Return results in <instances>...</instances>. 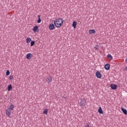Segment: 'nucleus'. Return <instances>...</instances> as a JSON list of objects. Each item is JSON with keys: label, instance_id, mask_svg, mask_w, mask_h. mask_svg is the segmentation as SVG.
Segmentation results:
<instances>
[{"label": "nucleus", "instance_id": "f257e3e1", "mask_svg": "<svg viewBox=\"0 0 127 127\" xmlns=\"http://www.w3.org/2000/svg\"><path fill=\"white\" fill-rule=\"evenodd\" d=\"M63 19L61 18L56 19L54 21V23L56 27L60 28L61 26H62L63 25Z\"/></svg>", "mask_w": 127, "mask_h": 127}, {"label": "nucleus", "instance_id": "f03ea898", "mask_svg": "<svg viewBox=\"0 0 127 127\" xmlns=\"http://www.w3.org/2000/svg\"><path fill=\"white\" fill-rule=\"evenodd\" d=\"M5 113L7 117H10V115H11V110L9 108H8L7 110H5Z\"/></svg>", "mask_w": 127, "mask_h": 127}, {"label": "nucleus", "instance_id": "7ed1b4c3", "mask_svg": "<svg viewBox=\"0 0 127 127\" xmlns=\"http://www.w3.org/2000/svg\"><path fill=\"white\" fill-rule=\"evenodd\" d=\"M55 28V25H54V24L51 23L49 24V29H50V30H53Z\"/></svg>", "mask_w": 127, "mask_h": 127}, {"label": "nucleus", "instance_id": "20e7f679", "mask_svg": "<svg viewBox=\"0 0 127 127\" xmlns=\"http://www.w3.org/2000/svg\"><path fill=\"white\" fill-rule=\"evenodd\" d=\"M95 75L98 79H101V78H102V74L99 71H96Z\"/></svg>", "mask_w": 127, "mask_h": 127}, {"label": "nucleus", "instance_id": "39448f33", "mask_svg": "<svg viewBox=\"0 0 127 127\" xmlns=\"http://www.w3.org/2000/svg\"><path fill=\"white\" fill-rule=\"evenodd\" d=\"M110 87L112 90H116L118 88V85L115 84H111Z\"/></svg>", "mask_w": 127, "mask_h": 127}, {"label": "nucleus", "instance_id": "423d86ee", "mask_svg": "<svg viewBox=\"0 0 127 127\" xmlns=\"http://www.w3.org/2000/svg\"><path fill=\"white\" fill-rule=\"evenodd\" d=\"M26 59H28V60H29L31 58H32V54L31 53H28L26 55Z\"/></svg>", "mask_w": 127, "mask_h": 127}, {"label": "nucleus", "instance_id": "0eeeda50", "mask_svg": "<svg viewBox=\"0 0 127 127\" xmlns=\"http://www.w3.org/2000/svg\"><path fill=\"white\" fill-rule=\"evenodd\" d=\"M85 100H81L80 103V107H81V108H84V106H85Z\"/></svg>", "mask_w": 127, "mask_h": 127}, {"label": "nucleus", "instance_id": "6e6552de", "mask_svg": "<svg viewBox=\"0 0 127 127\" xmlns=\"http://www.w3.org/2000/svg\"><path fill=\"white\" fill-rule=\"evenodd\" d=\"M46 82L49 84L52 82V77L50 76L46 78Z\"/></svg>", "mask_w": 127, "mask_h": 127}, {"label": "nucleus", "instance_id": "1a4fd4ad", "mask_svg": "<svg viewBox=\"0 0 127 127\" xmlns=\"http://www.w3.org/2000/svg\"><path fill=\"white\" fill-rule=\"evenodd\" d=\"M89 34H95L96 33V31L95 29H92V30H89L88 31Z\"/></svg>", "mask_w": 127, "mask_h": 127}, {"label": "nucleus", "instance_id": "9d476101", "mask_svg": "<svg viewBox=\"0 0 127 127\" xmlns=\"http://www.w3.org/2000/svg\"><path fill=\"white\" fill-rule=\"evenodd\" d=\"M110 64H105L104 68H105V70H110Z\"/></svg>", "mask_w": 127, "mask_h": 127}, {"label": "nucleus", "instance_id": "9b49d317", "mask_svg": "<svg viewBox=\"0 0 127 127\" xmlns=\"http://www.w3.org/2000/svg\"><path fill=\"white\" fill-rule=\"evenodd\" d=\"M121 110L122 111V112L124 113V114H125V115H127V109L122 107L121 108Z\"/></svg>", "mask_w": 127, "mask_h": 127}, {"label": "nucleus", "instance_id": "f8f14e48", "mask_svg": "<svg viewBox=\"0 0 127 127\" xmlns=\"http://www.w3.org/2000/svg\"><path fill=\"white\" fill-rule=\"evenodd\" d=\"M38 29V26H36L33 28V31L35 33L37 31V30Z\"/></svg>", "mask_w": 127, "mask_h": 127}, {"label": "nucleus", "instance_id": "ddd939ff", "mask_svg": "<svg viewBox=\"0 0 127 127\" xmlns=\"http://www.w3.org/2000/svg\"><path fill=\"white\" fill-rule=\"evenodd\" d=\"M77 25V22L76 21H73L72 23V27H73V28H76V26Z\"/></svg>", "mask_w": 127, "mask_h": 127}, {"label": "nucleus", "instance_id": "4468645a", "mask_svg": "<svg viewBox=\"0 0 127 127\" xmlns=\"http://www.w3.org/2000/svg\"><path fill=\"white\" fill-rule=\"evenodd\" d=\"M7 90L8 91H11V90H12V86H11V84H9L8 86Z\"/></svg>", "mask_w": 127, "mask_h": 127}, {"label": "nucleus", "instance_id": "2eb2a0df", "mask_svg": "<svg viewBox=\"0 0 127 127\" xmlns=\"http://www.w3.org/2000/svg\"><path fill=\"white\" fill-rule=\"evenodd\" d=\"M98 113L99 114H104V112H103V110L102 109V107L99 108Z\"/></svg>", "mask_w": 127, "mask_h": 127}, {"label": "nucleus", "instance_id": "dca6fc26", "mask_svg": "<svg viewBox=\"0 0 127 127\" xmlns=\"http://www.w3.org/2000/svg\"><path fill=\"white\" fill-rule=\"evenodd\" d=\"M26 42L27 43H30V42H31V38L29 37L27 38Z\"/></svg>", "mask_w": 127, "mask_h": 127}, {"label": "nucleus", "instance_id": "f3484780", "mask_svg": "<svg viewBox=\"0 0 127 127\" xmlns=\"http://www.w3.org/2000/svg\"><path fill=\"white\" fill-rule=\"evenodd\" d=\"M38 19L37 20V23H40L41 22V18H40V15H38Z\"/></svg>", "mask_w": 127, "mask_h": 127}, {"label": "nucleus", "instance_id": "a211bd4d", "mask_svg": "<svg viewBox=\"0 0 127 127\" xmlns=\"http://www.w3.org/2000/svg\"><path fill=\"white\" fill-rule=\"evenodd\" d=\"M10 110V111L13 110V109H14V105H10V108H9Z\"/></svg>", "mask_w": 127, "mask_h": 127}, {"label": "nucleus", "instance_id": "6ab92c4d", "mask_svg": "<svg viewBox=\"0 0 127 127\" xmlns=\"http://www.w3.org/2000/svg\"><path fill=\"white\" fill-rule=\"evenodd\" d=\"M107 57L108 59H110V60H113V57L111 55H108Z\"/></svg>", "mask_w": 127, "mask_h": 127}, {"label": "nucleus", "instance_id": "aec40b11", "mask_svg": "<svg viewBox=\"0 0 127 127\" xmlns=\"http://www.w3.org/2000/svg\"><path fill=\"white\" fill-rule=\"evenodd\" d=\"M43 114L47 115V114H48V110L47 109H45L43 111Z\"/></svg>", "mask_w": 127, "mask_h": 127}, {"label": "nucleus", "instance_id": "412c9836", "mask_svg": "<svg viewBox=\"0 0 127 127\" xmlns=\"http://www.w3.org/2000/svg\"><path fill=\"white\" fill-rule=\"evenodd\" d=\"M30 43H31V46H33V45L35 44V42H34V41H32Z\"/></svg>", "mask_w": 127, "mask_h": 127}, {"label": "nucleus", "instance_id": "4be33fe9", "mask_svg": "<svg viewBox=\"0 0 127 127\" xmlns=\"http://www.w3.org/2000/svg\"><path fill=\"white\" fill-rule=\"evenodd\" d=\"M9 74H10V72H9V70H7L6 72V76L9 75Z\"/></svg>", "mask_w": 127, "mask_h": 127}, {"label": "nucleus", "instance_id": "5701e85b", "mask_svg": "<svg viewBox=\"0 0 127 127\" xmlns=\"http://www.w3.org/2000/svg\"><path fill=\"white\" fill-rule=\"evenodd\" d=\"M13 76H12V75H10L9 76V80H13Z\"/></svg>", "mask_w": 127, "mask_h": 127}, {"label": "nucleus", "instance_id": "b1692460", "mask_svg": "<svg viewBox=\"0 0 127 127\" xmlns=\"http://www.w3.org/2000/svg\"><path fill=\"white\" fill-rule=\"evenodd\" d=\"M94 48L95 50H97V49H99V48L98 47V46H96L94 47Z\"/></svg>", "mask_w": 127, "mask_h": 127}, {"label": "nucleus", "instance_id": "393cba45", "mask_svg": "<svg viewBox=\"0 0 127 127\" xmlns=\"http://www.w3.org/2000/svg\"><path fill=\"white\" fill-rule=\"evenodd\" d=\"M85 127H90V126L88 124H87V125H85Z\"/></svg>", "mask_w": 127, "mask_h": 127}, {"label": "nucleus", "instance_id": "a878e982", "mask_svg": "<svg viewBox=\"0 0 127 127\" xmlns=\"http://www.w3.org/2000/svg\"><path fill=\"white\" fill-rule=\"evenodd\" d=\"M63 99H67V97H65V96H63Z\"/></svg>", "mask_w": 127, "mask_h": 127}, {"label": "nucleus", "instance_id": "bb28decb", "mask_svg": "<svg viewBox=\"0 0 127 127\" xmlns=\"http://www.w3.org/2000/svg\"><path fill=\"white\" fill-rule=\"evenodd\" d=\"M125 70L127 71V67L126 68Z\"/></svg>", "mask_w": 127, "mask_h": 127}]
</instances>
